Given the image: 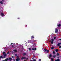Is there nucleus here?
I'll list each match as a JSON object with an SVG mask.
<instances>
[{
  "label": "nucleus",
  "instance_id": "1",
  "mask_svg": "<svg viewBox=\"0 0 61 61\" xmlns=\"http://www.w3.org/2000/svg\"><path fill=\"white\" fill-rule=\"evenodd\" d=\"M20 60V59L19 58V56H17V58L16 59V61H19Z\"/></svg>",
  "mask_w": 61,
  "mask_h": 61
},
{
  "label": "nucleus",
  "instance_id": "2",
  "mask_svg": "<svg viewBox=\"0 0 61 61\" xmlns=\"http://www.w3.org/2000/svg\"><path fill=\"white\" fill-rule=\"evenodd\" d=\"M3 55L4 56L3 57V58H5V56H6V54H5V52H3Z\"/></svg>",
  "mask_w": 61,
  "mask_h": 61
},
{
  "label": "nucleus",
  "instance_id": "3",
  "mask_svg": "<svg viewBox=\"0 0 61 61\" xmlns=\"http://www.w3.org/2000/svg\"><path fill=\"white\" fill-rule=\"evenodd\" d=\"M8 60V58H7L5 60H3L2 61H7V60Z\"/></svg>",
  "mask_w": 61,
  "mask_h": 61
},
{
  "label": "nucleus",
  "instance_id": "4",
  "mask_svg": "<svg viewBox=\"0 0 61 61\" xmlns=\"http://www.w3.org/2000/svg\"><path fill=\"white\" fill-rule=\"evenodd\" d=\"M55 33H57L58 32V30L57 28H56V30L55 31Z\"/></svg>",
  "mask_w": 61,
  "mask_h": 61
},
{
  "label": "nucleus",
  "instance_id": "5",
  "mask_svg": "<svg viewBox=\"0 0 61 61\" xmlns=\"http://www.w3.org/2000/svg\"><path fill=\"white\" fill-rule=\"evenodd\" d=\"M21 60H23L24 59H25V57H22L21 58Z\"/></svg>",
  "mask_w": 61,
  "mask_h": 61
},
{
  "label": "nucleus",
  "instance_id": "6",
  "mask_svg": "<svg viewBox=\"0 0 61 61\" xmlns=\"http://www.w3.org/2000/svg\"><path fill=\"white\" fill-rule=\"evenodd\" d=\"M32 50H36V48H32Z\"/></svg>",
  "mask_w": 61,
  "mask_h": 61
},
{
  "label": "nucleus",
  "instance_id": "7",
  "mask_svg": "<svg viewBox=\"0 0 61 61\" xmlns=\"http://www.w3.org/2000/svg\"><path fill=\"white\" fill-rule=\"evenodd\" d=\"M9 60V61H11L12 60V59L11 58H9V59H8V60Z\"/></svg>",
  "mask_w": 61,
  "mask_h": 61
},
{
  "label": "nucleus",
  "instance_id": "8",
  "mask_svg": "<svg viewBox=\"0 0 61 61\" xmlns=\"http://www.w3.org/2000/svg\"><path fill=\"white\" fill-rule=\"evenodd\" d=\"M61 43H58L57 45V46H60V45H61Z\"/></svg>",
  "mask_w": 61,
  "mask_h": 61
},
{
  "label": "nucleus",
  "instance_id": "9",
  "mask_svg": "<svg viewBox=\"0 0 61 61\" xmlns=\"http://www.w3.org/2000/svg\"><path fill=\"white\" fill-rule=\"evenodd\" d=\"M55 61H60V60L59 59H56L55 60Z\"/></svg>",
  "mask_w": 61,
  "mask_h": 61
},
{
  "label": "nucleus",
  "instance_id": "10",
  "mask_svg": "<svg viewBox=\"0 0 61 61\" xmlns=\"http://www.w3.org/2000/svg\"><path fill=\"white\" fill-rule=\"evenodd\" d=\"M52 54H51L49 55V56L50 57H52Z\"/></svg>",
  "mask_w": 61,
  "mask_h": 61
},
{
  "label": "nucleus",
  "instance_id": "11",
  "mask_svg": "<svg viewBox=\"0 0 61 61\" xmlns=\"http://www.w3.org/2000/svg\"><path fill=\"white\" fill-rule=\"evenodd\" d=\"M4 58V57L3 56H0V59H1V58Z\"/></svg>",
  "mask_w": 61,
  "mask_h": 61
},
{
  "label": "nucleus",
  "instance_id": "12",
  "mask_svg": "<svg viewBox=\"0 0 61 61\" xmlns=\"http://www.w3.org/2000/svg\"><path fill=\"white\" fill-rule=\"evenodd\" d=\"M55 51H56V52H58V51H59L58 50V49H56L55 50Z\"/></svg>",
  "mask_w": 61,
  "mask_h": 61
},
{
  "label": "nucleus",
  "instance_id": "13",
  "mask_svg": "<svg viewBox=\"0 0 61 61\" xmlns=\"http://www.w3.org/2000/svg\"><path fill=\"white\" fill-rule=\"evenodd\" d=\"M13 51L14 52H17V50H13Z\"/></svg>",
  "mask_w": 61,
  "mask_h": 61
},
{
  "label": "nucleus",
  "instance_id": "14",
  "mask_svg": "<svg viewBox=\"0 0 61 61\" xmlns=\"http://www.w3.org/2000/svg\"><path fill=\"white\" fill-rule=\"evenodd\" d=\"M1 15H4V13H1Z\"/></svg>",
  "mask_w": 61,
  "mask_h": 61
},
{
  "label": "nucleus",
  "instance_id": "15",
  "mask_svg": "<svg viewBox=\"0 0 61 61\" xmlns=\"http://www.w3.org/2000/svg\"><path fill=\"white\" fill-rule=\"evenodd\" d=\"M46 51L47 53H49V51L48 50H47Z\"/></svg>",
  "mask_w": 61,
  "mask_h": 61
},
{
  "label": "nucleus",
  "instance_id": "16",
  "mask_svg": "<svg viewBox=\"0 0 61 61\" xmlns=\"http://www.w3.org/2000/svg\"><path fill=\"white\" fill-rule=\"evenodd\" d=\"M26 55V53H24L23 54V56H25V55Z\"/></svg>",
  "mask_w": 61,
  "mask_h": 61
},
{
  "label": "nucleus",
  "instance_id": "17",
  "mask_svg": "<svg viewBox=\"0 0 61 61\" xmlns=\"http://www.w3.org/2000/svg\"><path fill=\"white\" fill-rule=\"evenodd\" d=\"M56 55H54L53 56V57L54 58L56 57Z\"/></svg>",
  "mask_w": 61,
  "mask_h": 61
},
{
  "label": "nucleus",
  "instance_id": "18",
  "mask_svg": "<svg viewBox=\"0 0 61 61\" xmlns=\"http://www.w3.org/2000/svg\"><path fill=\"white\" fill-rule=\"evenodd\" d=\"M61 25H60V24H59L58 25V27H60V26H61Z\"/></svg>",
  "mask_w": 61,
  "mask_h": 61
},
{
  "label": "nucleus",
  "instance_id": "19",
  "mask_svg": "<svg viewBox=\"0 0 61 61\" xmlns=\"http://www.w3.org/2000/svg\"><path fill=\"white\" fill-rule=\"evenodd\" d=\"M51 49H54V47L52 46V47L51 48Z\"/></svg>",
  "mask_w": 61,
  "mask_h": 61
},
{
  "label": "nucleus",
  "instance_id": "20",
  "mask_svg": "<svg viewBox=\"0 0 61 61\" xmlns=\"http://www.w3.org/2000/svg\"><path fill=\"white\" fill-rule=\"evenodd\" d=\"M44 50L45 51H47V50L45 48L44 49Z\"/></svg>",
  "mask_w": 61,
  "mask_h": 61
},
{
  "label": "nucleus",
  "instance_id": "21",
  "mask_svg": "<svg viewBox=\"0 0 61 61\" xmlns=\"http://www.w3.org/2000/svg\"><path fill=\"white\" fill-rule=\"evenodd\" d=\"M57 55L58 56H59V53H57Z\"/></svg>",
  "mask_w": 61,
  "mask_h": 61
},
{
  "label": "nucleus",
  "instance_id": "22",
  "mask_svg": "<svg viewBox=\"0 0 61 61\" xmlns=\"http://www.w3.org/2000/svg\"><path fill=\"white\" fill-rule=\"evenodd\" d=\"M0 4H3V2H2V1H0Z\"/></svg>",
  "mask_w": 61,
  "mask_h": 61
},
{
  "label": "nucleus",
  "instance_id": "23",
  "mask_svg": "<svg viewBox=\"0 0 61 61\" xmlns=\"http://www.w3.org/2000/svg\"><path fill=\"white\" fill-rule=\"evenodd\" d=\"M36 41L35 40H33L32 42H36Z\"/></svg>",
  "mask_w": 61,
  "mask_h": 61
},
{
  "label": "nucleus",
  "instance_id": "24",
  "mask_svg": "<svg viewBox=\"0 0 61 61\" xmlns=\"http://www.w3.org/2000/svg\"><path fill=\"white\" fill-rule=\"evenodd\" d=\"M31 38H34V36H31Z\"/></svg>",
  "mask_w": 61,
  "mask_h": 61
},
{
  "label": "nucleus",
  "instance_id": "25",
  "mask_svg": "<svg viewBox=\"0 0 61 61\" xmlns=\"http://www.w3.org/2000/svg\"><path fill=\"white\" fill-rule=\"evenodd\" d=\"M51 41H52L54 42V39H51Z\"/></svg>",
  "mask_w": 61,
  "mask_h": 61
},
{
  "label": "nucleus",
  "instance_id": "26",
  "mask_svg": "<svg viewBox=\"0 0 61 61\" xmlns=\"http://www.w3.org/2000/svg\"><path fill=\"white\" fill-rule=\"evenodd\" d=\"M51 61H54V59L52 58H51Z\"/></svg>",
  "mask_w": 61,
  "mask_h": 61
},
{
  "label": "nucleus",
  "instance_id": "27",
  "mask_svg": "<svg viewBox=\"0 0 61 61\" xmlns=\"http://www.w3.org/2000/svg\"><path fill=\"white\" fill-rule=\"evenodd\" d=\"M9 52L8 51L7 53V55H8V54H9Z\"/></svg>",
  "mask_w": 61,
  "mask_h": 61
},
{
  "label": "nucleus",
  "instance_id": "28",
  "mask_svg": "<svg viewBox=\"0 0 61 61\" xmlns=\"http://www.w3.org/2000/svg\"><path fill=\"white\" fill-rule=\"evenodd\" d=\"M53 41H51V44H53Z\"/></svg>",
  "mask_w": 61,
  "mask_h": 61
},
{
  "label": "nucleus",
  "instance_id": "29",
  "mask_svg": "<svg viewBox=\"0 0 61 61\" xmlns=\"http://www.w3.org/2000/svg\"><path fill=\"white\" fill-rule=\"evenodd\" d=\"M53 54H55V51H53Z\"/></svg>",
  "mask_w": 61,
  "mask_h": 61
},
{
  "label": "nucleus",
  "instance_id": "30",
  "mask_svg": "<svg viewBox=\"0 0 61 61\" xmlns=\"http://www.w3.org/2000/svg\"><path fill=\"white\" fill-rule=\"evenodd\" d=\"M33 60V61H36V59Z\"/></svg>",
  "mask_w": 61,
  "mask_h": 61
},
{
  "label": "nucleus",
  "instance_id": "31",
  "mask_svg": "<svg viewBox=\"0 0 61 61\" xmlns=\"http://www.w3.org/2000/svg\"><path fill=\"white\" fill-rule=\"evenodd\" d=\"M39 61H41V59H39Z\"/></svg>",
  "mask_w": 61,
  "mask_h": 61
},
{
  "label": "nucleus",
  "instance_id": "32",
  "mask_svg": "<svg viewBox=\"0 0 61 61\" xmlns=\"http://www.w3.org/2000/svg\"><path fill=\"white\" fill-rule=\"evenodd\" d=\"M56 37H55L54 38V39H56Z\"/></svg>",
  "mask_w": 61,
  "mask_h": 61
},
{
  "label": "nucleus",
  "instance_id": "33",
  "mask_svg": "<svg viewBox=\"0 0 61 61\" xmlns=\"http://www.w3.org/2000/svg\"><path fill=\"white\" fill-rule=\"evenodd\" d=\"M29 49L30 51H31V49L30 48H29Z\"/></svg>",
  "mask_w": 61,
  "mask_h": 61
},
{
  "label": "nucleus",
  "instance_id": "34",
  "mask_svg": "<svg viewBox=\"0 0 61 61\" xmlns=\"http://www.w3.org/2000/svg\"><path fill=\"white\" fill-rule=\"evenodd\" d=\"M15 56H17V54H15Z\"/></svg>",
  "mask_w": 61,
  "mask_h": 61
},
{
  "label": "nucleus",
  "instance_id": "35",
  "mask_svg": "<svg viewBox=\"0 0 61 61\" xmlns=\"http://www.w3.org/2000/svg\"><path fill=\"white\" fill-rule=\"evenodd\" d=\"M12 58H14V56H12Z\"/></svg>",
  "mask_w": 61,
  "mask_h": 61
},
{
  "label": "nucleus",
  "instance_id": "36",
  "mask_svg": "<svg viewBox=\"0 0 61 61\" xmlns=\"http://www.w3.org/2000/svg\"><path fill=\"white\" fill-rule=\"evenodd\" d=\"M61 46H59V48H61Z\"/></svg>",
  "mask_w": 61,
  "mask_h": 61
},
{
  "label": "nucleus",
  "instance_id": "37",
  "mask_svg": "<svg viewBox=\"0 0 61 61\" xmlns=\"http://www.w3.org/2000/svg\"><path fill=\"white\" fill-rule=\"evenodd\" d=\"M35 57V55H34L33 56V58H34Z\"/></svg>",
  "mask_w": 61,
  "mask_h": 61
},
{
  "label": "nucleus",
  "instance_id": "38",
  "mask_svg": "<svg viewBox=\"0 0 61 61\" xmlns=\"http://www.w3.org/2000/svg\"><path fill=\"white\" fill-rule=\"evenodd\" d=\"M5 16V15H2V17H3V16Z\"/></svg>",
  "mask_w": 61,
  "mask_h": 61
},
{
  "label": "nucleus",
  "instance_id": "39",
  "mask_svg": "<svg viewBox=\"0 0 61 61\" xmlns=\"http://www.w3.org/2000/svg\"><path fill=\"white\" fill-rule=\"evenodd\" d=\"M59 40H60V41H61V39H59Z\"/></svg>",
  "mask_w": 61,
  "mask_h": 61
},
{
  "label": "nucleus",
  "instance_id": "40",
  "mask_svg": "<svg viewBox=\"0 0 61 61\" xmlns=\"http://www.w3.org/2000/svg\"><path fill=\"white\" fill-rule=\"evenodd\" d=\"M12 44H13V43H11L10 45H12Z\"/></svg>",
  "mask_w": 61,
  "mask_h": 61
},
{
  "label": "nucleus",
  "instance_id": "41",
  "mask_svg": "<svg viewBox=\"0 0 61 61\" xmlns=\"http://www.w3.org/2000/svg\"><path fill=\"white\" fill-rule=\"evenodd\" d=\"M17 19H19V18H18Z\"/></svg>",
  "mask_w": 61,
  "mask_h": 61
},
{
  "label": "nucleus",
  "instance_id": "42",
  "mask_svg": "<svg viewBox=\"0 0 61 61\" xmlns=\"http://www.w3.org/2000/svg\"><path fill=\"white\" fill-rule=\"evenodd\" d=\"M12 47H14V46L13 45H12Z\"/></svg>",
  "mask_w": 61,
  "mask_h": 61
},
{
  "label": "nucleus",
  "instance_id": "43",
  "mask_svg": "<svg viewBox=\"0 0 61 61\" xmlns=\"http://www.w3.org/2000/svg\"><path fill=\"white\" fill-rule=\"evenodd\" d=\"M26 27H27V25H26Z\"/></svg>",
  "mask_w": 61,
  "mask_h": 61
},
{
  "label": "nucleus",
  "instance_id": "44",
  "mask_svg": "<svg viewBox=\"0 0 61 61\" xmlns=\"http://www.w3.org/2000/svg\"><path fill=\"white\" fill-rule=\"evenodd\" d=\"M21 52H22V51H20Z\"/></svg>",
  "mask_w": 61,
  "mask_h": 61
},
{
  "label": "nucleus",
  "instance_id": "45",
  "mask_svg": "<svg viewBox=\"0 0 61 61\" xmlns=\"http://www.w3.org/2000/svg\"><path fill=\"white\" fill-rule=\"evenodd\" d=\"M30 61H32L31 60H30Z\"/></svg>",
  "mask_w": 61,
  "mask_h": 61
},
{
  "label": "nucleus",
  "instance_id": "46",
  "mask_svg": "<svg viewBox=\"0 0 61 61\" xmlns=\"http://www.w3.org/2000/svg\"><path fill=\"white\" fill-rule=\"evenodd\" d=\"M49 58H50V57H49Z\"/></svg>",
  "mask_w": 61,
  "mask_h": 61
},
{
  "label": "nucleus",
  "instance_id": "47",
  "mask_svg": "<svg viewBox=\"0 0 61 61\" xmlns=\"http://www.w3.org/2000/svg\"><path fill=\"white\" fill-rule=\"evenodd\" d=\"M2 1H3V0H2Z\"/></svg>",
  "mask_w": 61,
  "mask_h": 61
}]
</instances>
